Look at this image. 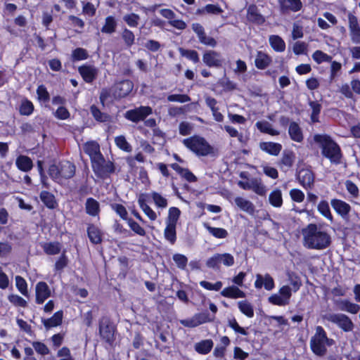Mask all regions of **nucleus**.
Listing matches in <instances>:
<instances>
[{"label": "nucleus", "instance_id": "c03bdc74", "mask_svg": "<svg viewBox=\"0 0 360 360\" xmlns=\"http://www.w3.org/2000/svg\"><path fill=\"white\" fill-rule=\"evenodd\" d=\"M180 214L181 211L179 208L174 207H171L169 210V216L167 218V224L176 225L179 218Z\"/></svg>", "mask_w": 360, "mask_h": 360}, {"label": "nucleus", "instance_id": "774afa93", "mask_svg": "<svg viewBox=\"0 0 360 360\" xmlns=\"http://www.w3.org/2000/svg\"><path fill=\"white\" fill-rule=\"evenodd\" d=\"M348 21L349 32H352L353 30L360 28L357 18L352 13L348 14Z\"/></svg>", "mask_w": 360, "mask_h": 360}, {"label": "nucleus", "instance_id": "4d7b16f0", "mask_svg": "<svg viewBox=\"0 0 360 360\" xmlns=\"http://www.w3.org/2000/svg\"><path fill=\"white\" fill-rule=\"evenodd\" d=\"M72 56L74 60H80L86 59L89 55L85 49L82 48H77L73 51Z\"/></svg>", "mask_w": 360, "mask_h": 360}, {"label": "nucleus", "instance_id": "e433bc0d", "mask_svg": "<svg viewBox=\"0 0 360 360\" xmlns=\"http://www.w3.org/2000/svg\"><path fill=\"white\" fill-rule=\"evenodd\" d=\"M340 309L352 314H356L360 310L359 305L352 303L348 300H342L340 302Z\"/></svg>", "mask_w": 360, "mask_h": 360}, {"label": "nucleus", "instance_id": "393cba45", "mask_svg": "<svg viewBox=\"0 0 360 360\" xmlns=\"http://www.w3.org/2000/svg\"><path fill=\"white\" fill-rule=\"evenodd\" d=\"M271 63V58L265 53L259 51L257 54L255 63V66L260 70L267 68Z\"/></svg>", "mask_w": 360, "mask_h": 360}, {"label": "nucleus", "instance_id": "680f3d73", "mask_svg": "<svg viewBox=\"0 0 360 360\" xmlns=\"http://www.w3.org/2000/svg\"><path fill=\"white\" fill-rule=\"evenodd\" d=\"M33 110L34 106L32 103L29 101H26L21 104L20 112L23 115H30L32 112Z\"/></svg>", "mask_w": 360, "mask_h": 360}, {"label": "nucleus", "instance_id": "37998d69", "mask_svg": "<svg viewBox=\"0 0 360 360\" xmlns=\"http://www.w3.org/2000/svg\"><path fill=\"white\" fill-rule=\"evenodd\" d=\"M318 210L324 217L329 219L330 221H332L333 217L327 201L323 200L320 202L318 205Z\"/></svg>", "mask_w": 360, "mask_h": 360}, {"label": "nucleus", "instance_id": "39448f33", "mask_svg": "<svg viewBox=\"0 0 360 360\" xmlns=\"http://www.w3.org/2000/svg\"><path fill=\"white\" fill-rule=\"evenodd\" d=\"M184 144L199 156H206L214 153V148L202 137L194 136L184 140Z\"/></svg>", "mask_w": 360, "mask_h": 360}, {"label": "nucleus", "instance_id": "6ab92c4d", "mask_svg": "<svg viewBox=\"0 0 360 360\" xmlns=\"http://www.w3.org/2000/svg\"><path fill=\"white\" fill-rule=\"evenodd\" d=\"M247 18L248 20L257 24H262L264 22V17L259 13L257 7L254 4L249 6Z\"/></svg>", "mask_w": 360, "mask_h": 360}, {"label": "nucleus", "instance_id": "dca6fc26", "mask_svg": "<svg viewBox=\"0 0 360 360\" xmlns=\"http://www.w3.org/2000/svg\"><path fill=\"white\" fill-rule=\"evenodd\" d=\"M84 151L90 157L91 163L103 156L100 152V146L96 141L86 143L84 145Z\"/></svg>", "mask_w": 360, "mask_h": 360}, {"label": "nucleus", "instance_id": "b1692460", "mask_svg": "<svg viewBox=\"0 0 360 360\" xmlns=\"http://www.w3.org/2000/svg\"><path fill=\"white\" fill-rule=\"evenodd\" d=\"M288 134L291 139L296 142H301L303 140L302 129L298 124L295 122L290 124Z\"/></svg>", "mask_w": 360, "mask_h": 360}, {"label": "nucleus", "instance_id": "7c9ffc66", "mask_svg": "<svg viewBox=\"0 0 360 360\" xmlns=\"http://www.w3.org/2000/svg\"><path fill=\"white\" fill-rule=\"evenodd\" d=\"M40 199L43 203L50 209L55 208L57 205L54 195L48 191H41L40 193Z\"/></svg>", "mask_w": 360, "mask_h": 360}, {"label": "nucleus", "instance_id": "ddd939ff", "mask_svg": "<svg viewBox=\"0 0 360 360\" xmlns=\"http://www.w3.org/2000/svg\"><path fill=\"white\" fill-rule=\"evenodd\" d=\"M36 302L42 304L51 296V290L46 283L41 281L36 285Z\"/></svg>", "mask_w": 360, "mask_h": 360}, {"label": "nucleus", "instance_id": "9b49d317", "mask_svg": "<svg viewBox=\"0 0 360 360\" xmlns=\"http://www.w3.org/2000/svg\"><path fill=\"white\" fill-rule=\"evenodd\" d=\"M193 32L198 35V39L200 43L214 47L217 45L216 40L211 37H207L204 31L203 27L199 23H193L192 25Z\"/></svg>", "mask_w": 360, "mask_h": 360}, {"label": "nucleus", "instance_id": "ea45409f", "mask_svg": "<svg viewBox=\"0 0 360 360\" xmlns=\"http://www.w3.org/2000/svg\"><path fill=\"white\" fill-rule=\"evenodd\" d=\"M250 190H252L259 195H264L266 193L265 186L261 183L260 180L252 179L250 180Z\"/></svg>", "mask_w": 360, "mask_h": 360}, {"label": "nucleus", "instance_id": "e2e57ef3", "mask_svg": "<svg viewBox=\"0 0 360 360\" xmlns=\"http://www.w3.org/2000/svg\"><path fill=\"white\" fill-rule=\"evenodd\" d=\"M32 346L35 351L41 355H46L49 353V349L46 345L41 342H33Z\"/></svg>", "mask_w": 360, "mask_h": 360}, {"label": "nucleus", "instance_id": "3c124183", "mask_svg": "<svg viewBox=\"0 0 360 360\" xmlns=\"http://www.w3.org/2000/svg\"><path fill=\"white\" fill-rule=\"evenodd\" d=\"M313 59L319 64L323 61L331 62L332 57L321 51H316L312 55Z\"/></svg>", "mask_w": 360, "mask_h": 360}, {"label": "nucleus", "instance_id": "c756f323", "mask_svg": "<svg viewBox=\"0 0 360 360\" xmlns=\"http://www.w3.org/2000/svg\"><path fill=\"white\" fill-rule=\"evenodd\" d=\"M235 203L243 211L246 212L248 213L252 214L255 211V207L253 204L250 201L245 200L241 197L236 198Z\"/></svg>", "mask_w": 360, "mask_h": 360}, {"label": "nucleus", "instance_id": "bb28decb", "mask_svg": "<svg viewBox=\"0 0 360 360\" xmlns=\"http://www.w3.org/2000/svg\"><path fill=\"white\" fill-rule=\"evenodd\" d=\"M85 208L86 213L93 217L98 215L100 211L98 202L91 198H87Z\"/></svg>", "mask_w": 360, "mask_h": 360}, {"label": "nucleus", "instance_id": "f8f14e48", "mask_svg": "<svg viewBox=\"0 0 360 360\" xmlns=\"http://www.w3.org/2000/svg\"><path fill=\"white\" fill-rule=\"evenodd\" d=\"M133 83L128 79L117 83L114 87V95L115 97L124 98L127 96L133 89Z\"/></svg>", "mask_w": 360, "mask_h": 360}, {"label": "nucleus", "instance_id": "20e7f679", "mask_svg": "<svg viewBox=\"0 0 360 360\" xmlns=\"http://www.w3.org/2000/svg\"><path fill=\"white\" fill-rule=\"evenodd\" d=\"M75 170L74 164L69 161H63L58 165H51L49 168V174L53 180L60 181L62 179H68L73 177Z\"/></svg>", "mask_w": 360, "mask_h": 360}, {"label": "nucleus", "instance_id": "473e14b6", "mask_svg": "<svg viewBox=\"0 0 360 360\" xmlns=\"http://www.w3.org/2000/svg\"><path fill=\"white\" fill-rule=\"evenodd\" d=\"M89 240L94 244H98L101 242V236L99 229L94 225H90L87 229Z\"/></svg>", "mask_w": 360, "mask_h": 360}, {"label": "nucleus", "instance_id": "4c0bfd02", "mask_svg": "<svg viewBox=\"0 0 360 360\" xmlns=\"http://www.w3.org/2000/svg\"><path fill=\"white\" fill-rule=\"evenodd\" d=\"M238 308L240 311L248 317L254 316V309L252 304L246 300L238 302Z\"/></svg>", "mask_w": 360, "mask_h": 360}, {"label": "nucleus", "instance_id": "c85d7f7f", "mask_svg": "<svg viewBox=\"0 0 360 360\" xmlns=\"http://www.w3.org/2000/svg\"><path fill=\"white\" fill-rule=\"evenodd\" d=\"M269 43L274 50L278 52H283L285 49V44L282 38L278 35H271L269 37Z\"/></svg>", "mask_w": 360, "mask_h": 360}, {"label": "nucleus", "instance_id": "a878e982", "mask_svg": "<svg viewBox=\"0 0 360 360\" xmlns=\"http://www.w3.org/2000/svg\"><path fill=\"white\" fill-rule=\"evenodd\" d=\"M331 205L333 209L342 216L347 215L350 210V206L345 202L340 200H332Z\"/></svg>", "mask_w": 360, "mask_h": 360}, {"label": "nucleus", "instance_id": "58836bf2", "mask_svg": "<svg viewBox=\"0 0 360 360\" xmlns=\"http://www.w3.org/2000/svg\"><path fill=\"white\" fill-rule=\"evenodd\" d=\"M270 203L274 207H281L283 203L281 191L279 189L273 191L269 197Z\"/></svg>", "mask_w": 360, "mask_h": 360}, {"label": "nucleus", "instance_id": "de8ad7c7", "mask_svg": "<svg viewBox=\"0 0 360 360\" xmlns=\"http://www.w3.org/2000/svg\"><path fill=\"white\" fill-rule=\"evenodd\" d=\"M309 106L312 109L311 119L313 122H319V115L321 112V105L317 101H310Z\"/></svg>", "mask_w": 360, "mask_h": 360}, {"label": "nucleus", "instance_id": "6e6d98bb", "mask_svg": "<svg viewBox=\"0 0 360 360\" xmlns=\"http://www.w3.org/2000/svg\"><path fill=\"white\" fill-rule=\"evenodd\" d=\"M152 198L158 207L165 208L167 206V199L162 197L160 194L153 192L152 193Z\"/></svg>", "mask_w": 360, "mask_h": 360}, {"label": "nucleus", "instance_id": "603ef678", "mask_svg": "<svg viewBox=\"0 0 360 360\" xmlns=\"http://www.w3.org/2000/svg\"><path fill=\"white\" fill-rule=\"evenodd\" d=\"M173 260L176 263V266L181 269H184L186 268L188 262L187 257L181 254H174L173 255Z\"/></svg>", "mask_w": 360, "mask_h": 360}, {"label": "nucleus", "instance_id": "09e8293b", "mask_svg": "<svg viewBox=\"0 0 360 360\" xmlns=\"http://www.w3.org/2000/svg\"><path fill=\"white\" fill-rule=\"evenodd\" d=\"M123 20L129 27H135L139 24L140 17L139 15L132 13L124 15Z\"/></svg>", "mask_w": 360, "mask_h": 360}, {"label": "nucleus", "instance_id": "a18cd8bd", "mask_svg": "<svg viewBox=\"0 0 360 360\" xmlns=\"http://www.w3.org/2000/svg\"><path fill=\"white\" fill-rule=\"evenodd\" d=\"M122 38L124 40L125 45L128 47L131 46L134 43L135 36L134 33L127 28L123 30Z\"/></svg>", "mask_w": 360, "mask_h": 360}, {"label": "nucleus", "instance_id": "8fccbe9b", "mask_svg": "<svg viewBox=\"0 0 360 360\" xmlns=\"http://www.w3.org/2000/svg\"><path fill=\"white\" fill-rule=\"evenodd\" d=\"M115 143L117 146L121 150L130 152L131 150V147L127 141L125 137L124 136H117L115 139Z\"/></svg>", "mask_w": 360, "mask_h": 360}, {"label": "nucleus", "instance_id": "423d86ee", "mask_svg": "<svg viewBox=\"0 0 360 360\" xmlns=\"http://www.w3.org/2000/svg\"><path fill=\"white\" fill-rule=\"evenodd\" d=\"M323 319L336 324L344 332H351L354 328L351 319L344 314L329 313L325 314Z\"/></svg>", "mask_w": 360, "mask_h": 360}, {"label": "nucleus", "instance_id": "052dcab7", "mask_svg": "<svg viewBox=\"0 0 360 360\" xmlns=\"http://www.w3.org/2000/svg\"><path fill=\"white\" fill-rule=\"evenodd\" d=\"M167 100L171 102L186 103L190 101L191 98L186 94H172L167 97Z\"/></svg>", "mask_w": 360, "mask_h": 360}, {"label": "nucleus", "instance_id": "4be33fe9", "mask_svg": "<svg viewBox=\"0 0 360 360\" xmlns=\"http://www.w3.org/2000/svg\"><path fill=\"white\" fill-rule=\"evenodd\" d=\"M63 313L62 311H56L52 317L47 319H42L44 326L46 329L56 327L62 323Z\"/></svg>", "mask_w": 360, "mask_h": 360}, {"label": "nucleus", "instance_id": "cd10ccee", "mask_svg": "<svg viewBox=\"0 0 360 360\" xmlns=\"http://www.w3.org/2000/svg\"><path fill=\"white\" fill-rule=\"evenodd\" d=\"M117 23L115 18L112 16L106 17L105 24L101 28V32L105 34H112L116 31Z\"/></svg>", "mask_w": 360, "mask_h": 360}, {"label": "nucleus", "instance_id": "bf43d9fd", "mask_svg": "<svg viewBox=\"0 0 360 360\" xmlns=\"http://www.w3.org/2000/svg\"><path fill=\"white\" fill-rule=\"evenodd\" d=\"M219 262L223 263L224 265L231 266L234 264L233 257L229 253L219 254Z\"/></svg>", "mask_w": 360, "mask_h": 360}, {"label": "nucleus", "instance_id": "c9c22d12", "mask_svg": "<svg viewBox=\"0 0 360 360\" xmlns=\"http://www.w3.org/2000/svg\"><path fill=\"white\" fill-rule=\"evenodd\" d=\"M204 226L215 238H225L228 236V232L226 231V230L222 228H214L206 223L204 224Z\"/></svg>", "mask_w": 360, "mask_h": 360}, {"label": "nucleus", "instance_id": "f704fd0d", "mask_svg": "<svg viewBox=\"0 0 360 360\" xmlns=\"http://www.w3.org/2000/svg\"><path fill=\"white\" fill-rule=\"evenodd\" d=\"M295 156L292 152H284L280 165L282 169H288L294 162Z\"/></svg>", "mask_w": 360, "mask_h": 360}, {"label": "nucleus", "instance_id": "864d4df0", "mask_svg": "<svg viewBox=\"0 0 360 360\" xmlns=\"http://www.w3.org/2000/svg\"><path fill=\"white\" fill-rule=\"evenodd\" d=\"M15 283H16V286L18 288V289L19 290V291L25 296H27V294H28V292H27V283L25 281V280L20 276H15Z\"/></svg>", "mask_w": 360, "mask_h": 360}, {"label": "nucleus", "instance_id": "a211bd4d", "mask_svg": "<svg viewBox=\"0 0 360 360\" xmlns=\"http://www.w3.org/2000/svg\"><path fill=\"white\" fill-rule=\"evenodd\" d=\"M78 71L84 80L87 83L92 82L98 74L97 69L92 65H82L78 69Z\"/></svg>", "mask_w": 360, "mask_h": 360}, {"label": "nucleus", "instance_id": "412c9836", "mask_svg": "<svg viewBox=\"0 0 360 360\" xmlns=\"http://www.w3.org/2000/svg\"><path fill=\"white\" fill-rule=\"evenodd\" d=\"M221 295L226 297L234 299L243 298L245 297V292L235 285L224 288L222 291H221Z\"/></svg>", "mask_w": 360, "mask_h": 360}, {"label": "nucleus", "instance_id": "0e129e2a", "mask_svg": "<svg viewBox=\"0 0 360 360\" xmlns=\"http://www.w3.org/2000/svg\"><path fill=\"white\" fill-rule=\"evenodd\" d=\"M203 11L212 14H219L223 11L220 7L214 4H207L202 10H198V13H201Z\"/></svg>", "mask_w": 360, "mask_h": 360}, {"label": "nucleus", "instance_id": "aec40b11", "mask_svg": "<svg viewBox=\"0 0 360 360\" xmlns=\"http://www.w3.org/2000/svg\"><path fill=\"white\" fill-rule=\"evenodd\" d=\"M262 150L272 155H278L281 150L282 146L279 143L273 142H262L259 144Z\"/></svg>", "mask_w": 360, "mask_h": 360}, {"label": "nucleus", "instance_id": "72a5a7b5", "mask_svg": "<svg viewBox=\"0 0 360 360\" xmlns=\"http://www.w3.org/2000/svg\"><path fill=\"white\" fill-rule=\"evenodd\" d=\"M256 126L261 132L266 133L272 136H276L279 134V132L272 129L271 124L266 121L257 122L256 123Z\"/></svg>", "mask_w": 360, "mask_h": 360}, {"label": "nucleus", "instance_id": "5701e85b", "mask_svg": "<svg viewBox=\"0 0 360 360\" xmlns=\"http://www.w3.org/2000/svg\"><path fill=\"white\" fill-rule=\"evenodd\" d=\"M15 164L20 170L25 172L30 171L33 167L32 160L29 157L22 155L17 158Z\"/></svg>", "mask_w": 360, "mask_h": 360}, {"label": "nucleus", "instance_id": "a19ab883", "mask_svg": "<svg viewBox=\"0 0 360 360\" xmlns=\"http://www.w3.org/2000/svg\"><path fill=\"white\" fill-rule=\"evenodd\" d=\"M164 235L167 240L172 244H174L176 241V225L167 224L165 229Z\"/></svg>", "mask_w": 360, "mask_h": 360}, {"label": "nucleus", "instance_id": "1a4fd4ad", "mask_svg": "<svg viewBox=\"0 0 360 360\" xmlns=\"http://www.w3.org/2000/svg\"><path fill=\"white\" fill-rule=\"evenodd\" d=\"M152 113V108L149 106H141L134 110L126 112L125 117L134 122L143 120L148 115Z\"/></svg>", "mask_w": 360, "mask_h": 360}, {"label": "nucleus", "instance_id": "49530a36", "mask_svg": "<svg viewBox=\"0 0 360 360\" xmlns=\"http://www.w3.org/2000/svg\"><path fill=\"white\" fill-rule=\"evenodd\" d=\"M179 51L182 56L189 58L194 63H198L199 61L198 53L195 50H187L184 48H179Z\"/></svg>", "mask_w": 360, "mask_h": 360}, {"label": "nucleus", "instance_id": "6e6552de", "mask_svg": "<svg viewBox=\"0 0 360 360\" xmlns=\"http://www.w3.org/2000/svg\"><path fill=\"white\" fill-rule=\"evenodd\" d=\"M115 326L107 316H103L99 321V333L101 338L108 343L114 341Z\"/></svg>", "mask_w": 360, "mask_h": 360}, {"label": "nucleus", "instance_id": "4468645a", "mask_svg": "<svg viewBox=\"0 0 360 360\" xmlns=\"http://www.w3.org/2000/svg\"><path fill=\"white\" fill-rule=\"evenodd\" d=\"M278 4L282 13H287L289 11L297 12L302 6L300 0H278Z\"/></svg>", "mask_w": 360, "mask_h": 360}, {"label": "nucleus", "instance_id": "f03ea898", "mask_svg": "<svg viewBox=\"0 0 360 360\" xmlns=\"http://www.w3.org/2000/svg\"><path fill=\"white\" fill-rule=\"evenodd\" d=\"M314 141L322 148V154L331 162L338 163L341 158L340 148L338 145L326 134H316Z\"/></svg>", "mask_w": 360, "mask_h": 360}, {"label": "nucleus", "instance_id": "f257e3e1", "mask_svg": "<svg viewBox=\"0 0 360 360\" xmlns=\"http://www.w3.org/2000/svg\"><path fill=\"white\" fill-rule=\"evenodd\" d=\"M303 245L308 249L323 250L331 243L330 235L321 227L309 224L302 230Z\"/></svg>", "mask_w": 360, "mask_h": 360}, {"label": "nucleus", "instance_id": "338daca9", "mask_svg": "<svg viewBox=\"0 0 360 360\" xmlns=\"http://www.w3.org/2000/svg\"><path fill=\"white\" fill-rule=\"evenodd\" d=\"M9 301L15 306L25 307L27 302L21 297L17 295H11L8 297Z\"/></svg>", "mask_w": 360, "mask_h": 360}, {"label": "nucleus", "instance_id": "0eeeda50", "mask_svg": "<svg viewBox=\"0 0 360 360\" xmlns=\"http://www.w3.org/2000/svg\"><path fill=\"white\" fill-rule=\"evenodd\" d=\"M92 168L98 177L106 179L115 172L114 164L110 161H106L103 156L92 162Z\"/></svg>", "mask_w": 360, "mask_h": 360}, {"label": "nucleus", "instance_id": "7ed1b4c3", "mask_svg": "<svg viewBox=\"0 0 360 360\" xmlns=\"http://www.w3.org/2000/svg\"><path fill=\"white\" fill-rule=\"evenodd\" d=\"M335 344L333 339L328 338L321 326L316 328L315 335L310 340V347L317 356H323L327 352L326 345L332 346Z\"/></svg>", "mask_w": 360, "mask_h": 360}, {"label": "nucleus", "instance_id": "f3484780", "mask_svg": "<svg viewBox=\"0 0 360 360\" xmlns=\"http://www.w3.org/2000/svg\"><path fill=\"white\" fill-rule=\"evenodd\" d=\"M263 285L266 290H271L274 288V279L269 274H266L264 276L259 274L256 275L255 288L260 289Z\"/></svg>", "mask_w": 360, "mask_h": 360}, {"label": "nucleus", "instance_id": "13d9d810", "mask_svg": "<svg viewBox=\"0 0 360 360\" xmlns=\"http://www.w3.org/2000/svg\"><path fill=\"white\" fill-rule=\"evenodd\" d=\"M269 302L273 304L285 306L288 304L286 299H284L281 295L274 294L269 297Z\"/></svg>", "mask_w": 360, "mask_h": 360}, {"label": "nucleus", "instance_id": "5fc2aeb1", "mask_svg": "<svg viewBox=\"0 0 360 360\" xmlns=\"http://www.w3.org/2000/svg\"><path fill=\"white\" fill-rule=\"evenodd\" d=\"M90 110L94 117L98 121L105 122L108 117L106 114L101 112L96 105H92Z\"/></svg>", "mask_w": 360, "mask_h": 360}, {"label": "nucleus", "instance_id": "69168bd1", "mask_svg": "<svg viewBox=\"0 0 360 360\" xmlns=\"http://www.w3.org/2000/svg\"><path fill=\"white\" fill-rule=\"evenodd\" d=\"M229 326L234 330V331L237 333H240L243 335H247V331L242 327H240L237 323L235 319H232L229 320Z\"/></svg>", "mask_w": 360, "mask_h": 360}, {"label": "nucleus", "instance_id": "79ce46f5", "mask_svg": "<svg viewBox=\"0 0 360 360\" xmlns=\"http://www.w3.org/2000/svg\"><path fill=\"white\" fill-rule=\"evenodd\" d=\"M44 252L48 255H56L60 251V245L59 243H47L43 245Z\"/></svg>", "mask_w": 360, "mask_h": 360}, {"label": "nucleus", "instance_id": "2f4dec72", "mask_svg": "<svg viewBox=\"0 0 360 360\" xmlns=\"http://www.w3.org/2000/svg\"><path fill=\"white\" fill-rule=\"evenodd\" d=\"M213 347V342L211 340H202L195 345V351L202 354L209 353Z\"/></svg>", "mask_w": 360, "mask_h": 360}, {"label": "nucleus", "instance_id": "9d476101", "mask_svg": "<svg viewBox=\"0 0 360 360\" xmlns=\"http://www.w3.org/2000/svg\"><path fill=\"white\" fill-rule=\"evenodd\" d=\"M202 61L208 67L220 68L224 60L219 53L215 51H208L203 54Z\"/></svg>", "mask_w": 360, "mask_h": 360}, {"label": "nucleus", "instance_id": "2eb2a0df", "mask_svg": "<svg viewBox=\"0 0 360 360\" xmlns=\"http://www.w3.org/2000/svg\"><path fill=\"white\" fill-rule=\"evenodd\" d=\"M297 179L304 188H311L314 182L313 172L309 169H301L297 172Z\"/></svg>", "mask_w": 360, "mask_h": 360}]
</instances>
